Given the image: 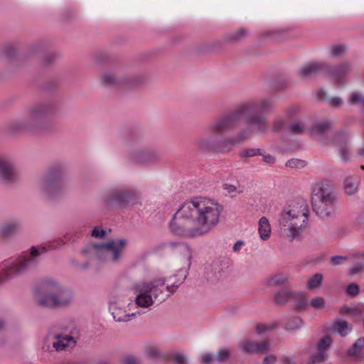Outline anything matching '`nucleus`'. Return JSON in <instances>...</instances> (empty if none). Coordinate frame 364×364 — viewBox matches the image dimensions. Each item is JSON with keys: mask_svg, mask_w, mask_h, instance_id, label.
Instances as JSON below:
<instances>
[{"mask_svg": "<svg viewBox=\"0 0 364 364\" xmlns=\"http://www.w3.org/2000/svg\"><path fill=\"white\" fill-rule=\"evenodd\" d=\"M223 211V205L213 198L192 197L180 205L170 229L175 235L188 238L208 235L218 225Z\"/></svg>", "mask_w": 364, "mask_h": 364, "instance_id": "obj_1", "label": "nucleus"}, {"mask_svg": "<svg viewBox=\"0 0 364 364\" xmlns=\"http://www.w3.org/2000/svg\"><path fill=\"white\" fill-rule=\"evenodd\" d=\"M186 277L183 274L177 281H171L173 277H157L151 280L141 281L135 283L132 289L136 296L132 299L117 292H112L108 296L109 309L114 319L119 322L130 321L139 314L137 307L148 309L155 302L160 301L169 294L174 292Z\"/></svg>", "mask_w": 364, "mask_h": 364, "instance_id": "obj_2", "label": "nucleus"}, {"mask_svg": "<svg viewBox=\"0 0 364 364\" xmlns=\"http://www.w3.org/2000/svg\"><path fill=\"white\" fill-rule=\"evenodd\" d=\"M309 215V207L304 200L290 202L280 214L279 228L281 234L289 240L299 237L306 227Z\"/></svg>", "mask_w": 364, "mask_h": 364, "instance_id": "obj_3", "label": "nucleus"}, {"mask_svg": "<svg viewBox=\"0 0 364 364\" xmlns=\"http://www.w3.org/2000/svg\"><path fill=\"white\" fill-rule=\"evenodd\" d=\"M232 117L221 119L210 124L208 135L196 141V147L201 151L228 152L236 144L235 139L223 140V134L230 129Z\"/></svg>", "mask_w": 364, "mask_h": 364, "instance_id": "obj_4", "label": "nucleus"}, {"mask_svg": "<svg viewBox=\"0 0 364 364\" xmlns=\"http://www.w3.org/2000/svg\"><path fill=\"white\" fill-rule=\"evenodd\" d=\"M73 299V294L70 290L52 279L44 281L35 294L37 304L48 308L68 306Z\"/></svg>", "mask_w": 364, "mask_h": 364, "instance_id": "obj_5", "label": "nucleus"}, {"mask_svg": "<svg viewBox=\"0 0 364 364\" xmlns=\"http://www.w3.org/2000/svg\"><path fill=\"white\" fill-rule=\"evenodd\" d=\"M334 196L327 181L316 183L312 189L311 205L314 211L321 217L328 216L333 207Z\"/></svg>", "mask_w": 364, "mask_h": 364, "instance_id": "obj_6", "label": "nucleus"}, {"mask_svg": "<svg viewBox=\"0 0 364 364\" xmlns=\"http://www.w3.org/2000/svg\"><path fill=\"white\" fill-rule=\"evenodd\" d=\"M45 252L43 247H32L29 252H23L15 260L5 261L1 266L0 282L15 274L21 273L26 267L31 265L36 259Z\"/></svg>", "mask_w": 364, "mask_h": 364, "instance_id": "obj_7", "label": "nucleus"}, {"mask_svg": "<svg viewBox=\"0 0 364 364\" xmlns=\"http://www.w3.org/2000/svg\"><path fill=\"white\" fill-rule=\"evenodd\" d=\"M127 245L126 240L109 241L103 244H95L82 250L95 255L102 262L115 264L119 262L122 252Z\"/></svg>", "mask_w": 364, "mask_h": 364, "instance_id": "obj_8", "label": "nucleus"}, {"mask_svg": "<svg viewBox=\"0 0 364 364\" xmlns=\"http://www.w3.org/2000/svg\"><path fill=\"white\" fill-rule=\"evenodd\" d=\"M46 115L47 111L45 107H36L26 116L22 122L16 124L18 127L16 129L18 130H31L37 128L43 124Z\"/></svg>", "mask_w": 364, "mask_h": 364, "instance_id": "obj_9", "label": "nucleus"}, {"mask_svg": "<svg viewBox=\"0 0 364 364\" xmlns=\"http://www.w3.org/2000/svg\"><path fill=\"white\" fill-rule=\"evenodd\" d=\"M267 130V119L262 116H256L250 121V127L244 132L240 133L235 139L237 143L241 142L248 138L252 132L257 134H264Z\"/></svg>", "mask_w": 364, "mask_h": 364, "instance_id": "obj_10", "label": "nucleus"}, {"mask_svg": "<svg viewBox=\"0 0 364 364\" xmlns=\"http://www.w3.org/2000/svg\"><path fill=\"white\" fill-rule=\"evenodd\" d=\"M18 178V172L11 160L0 158V179L4 182H12Z\"/></svg>", "mask_w": 364, "mask_h": 364, "instance_id": "obj_11", "label": "nucleus"}, {"mask_svg": "<svg viewBox=\"0 0 364 364\" xmlns=\"http://www.w3.org/2000/svg\"><path fill=\"white\" fill-rule=\"evenodd\" d=\"M352 70L350 63H345L336 68H327L331 79L337 84L342 85L346 82L347 77Z\"/></svg>", "mask_w": 364, "mask_h": 364, "instance_id": "obj_12", "label": "nucleus"}, {"mask_svg": "<svg viewBox=\"0 0 364 364\" xmlns=\"http://www.w3.org/2000/svg\"><path fill=\"white\" fill-rule=\"evenodd\" d=\"M348 134L346 132H338L333 137V144L337 147L340 158L343 161H347L349 159V153L347 149V142Z\"/></svg>", "mask_w": 364, "mask_h": 364, "instance_id": "obj_13", "label": "nucleus"}, {"mask_svg": "<svg viewBox=\"0 0 364 364\" xmlns=\"http://www.w3.org/2000/svg\"><path fill=\"white\" fill-rule=\"evenodd\" d=\"M327 68L321 62H311L304 65L299 70V75L304 78L311 77Z\"/></svg>", "mask_w": 364, "mask_h": 364, "instance_id": "obj_14", "label": "nucleus"}, {"mask_svg": "<svg viewBox=\"0 0 364 364\" xmlns=\"http://www.w3.org/2000/svg\"><path fill=\"white\" fill-rule=\"evenodd\" d=\"M332 343V340L329 336H326L318 344V353L313 355L311 362L309 364H316L323 363L325 359V351L329 348Z\"/></svg>", "mask_w": 364, "mask_h": 364, "instance_id": "obj_15", "label": "nucleus"}, {"mask_svg": "<svg viewBox=\"0 0 364 364\" xmlns=\"http://www.w3.org/2000/svg\"><path fill=\"white\" fill-rule=\"evenodd\" d=\"M326 301L324 298L321 296H314L309 302L306 299H301L297 301L296 303V307L298 309H304L308 305L316 310L323 309L326 307Z\"/></svg>", "mask_w": 364, "mask_h": 364, "instance_id": "obj_16", "label": "nucleus"}, {"mask_svg": "<svg viewBox=\"0 0 364 364\" xmlns=\"http://www.w3.org/2000/svg\"><path fill=\"white\" fill-rule=\"evenodd\" d=\"M54 338L56 339V341L53 343V347L57 351H61L68 348H73L76 343L75 339L73 336L55 335Z\"/></svg>", "mask_w": 364, "mask_h": 364, "instance_id": "obj_17", "label": "nucleus"}, {"mask_svg": "<svg viewBox=\"0 0 364 364\" xmlns=\"http://www.w3.org/2000/svg\"><path fill=\"white\" fill-rule=\"evenodd\" d=\"M21 225L18 220H14L0 225V239L11 236L18 232Z\"/></svg>", "mask_w": 364, "mask_h": 364, "instance_id": "obj_18", "label": "nucleus"}, {"mask_svg": "<svg viewBox=\"0 0 364 364\" xmlns=\"http://www.w3.org/2000/svg\"><path fill=\"white\" fill-rule=\"evenodd\" d=\"M258 234L263 241L268 240L272 235V227L267 217L262 216L258 221Z\"/></svg>", "mask_w": 364, "mask_h": 364, "instance_id": "obj_19", "label": "nucleus"}, {"mask_svg": "<svg viewBox=\"0 0 364 364\" xmlns=\"http://www.w3.org/2000/svg\"><path fill=\"white\" fill-rule=\"evenodd\" d=\"M60 186L58 180L50 176L46 177L41 183L42 188L49 194L55 193Z\"/></svg>", "mask_w": 364, "mask_h": 364, "instance_id": "obj_20", "label": "nucleus"}, {"mask_svg": "<svg viewBox=\"0 0 364 364\" xmlns=\"http://www.w3.org/2000/svg\"><path fill=\"white\" fill-rule=\"evenodd\" d=\"M243 348L244 350L247 353H262L268 348V344L266 342H246L244 344Z\"/></svg>", "mask_w": 364, "mask_h": 364, "instance_id": "obj_21", "label": "nucleus"}, {"mask_svg": "<svg viewBox=\"0 0 364 364\" xmlns=\"http://www.w3.org/2000/svg\"><path fill=\"white\" fill-rule=\"evenodd\" d=\"M272 107V103L269 100H262L250 107V110L254 112H267Z\"/></svg>", "mask_w": 364, "mask_h": 364, "instance_id": "obj_22", "label": "nucleus"}, {"mask_svg": "<svg viewBox=\"0 0 364 364\" xmlns=\"http://www.w3.org/2000/svg\"><path fill=\"white\" fill-rule=\"evenodd\" d=\"M359 181L358 179L348 177L346 178L343 183V188L346 194L352 196L358 191Z\"/></svg>", "mask_w": 364, "mask_h": 364, "instance_id": "obj_23", "label": "nucleus"}, {"mask_svg": "<svg viewBox=\"0 0 364 364\" xmlns=\"http://www.w3.org/2000/svg\"><path fill=\"white\" fill-rule=\"evenodd\" d=\"M332 127L331 122L323 120L315 124L311 129V134L313 135H321L327 132Z\"/></svg>", "mask_w": 364, "mask_h": 364, "instance_id": "obj_24", "label": "nucleus"}, {"mask_svg": "<svg viewBox=\"0 0 364 364\" xmlns=\"http://www.w3.org/2000/svg\"><path fill=\"white\" fill-rule=\"evenodd\" d=\"M297 296L296 293L288 290H282L275 295L274 299L277 303L283 304L288 301L289 299H296Z\"/></svg>", "mask_w": 364, "mask_h": 364, "instance_id": "obj_25", "label": "nucleus"}, {"mask_svg": "<svg viewBox=\"0 0 364 364\" xmlns=\"http://www.w3.org/2000/svg\"><path fill=\"white\" fill-rule=\"evenodd\" d=\"M334 330L341 336H346L350 331V324L343 320H337L333 323Z\"/></svg>", "mask_w": 364, "mask_h": 364, "instance_id": "obj_26", "label": "nucleus"}, {"mask_svg": "<svg viewBox=\"0 0 364 364\" xmlns=\"http://www.w3.org/2000/svg\"><path fill=\"white\" fill-rule=\"evenodd\" d=\"M323 282L321 274H316L310 277L306 281V287L309 290H316L319 289Z\"/></svg>", "mask_w": 364, "mask_h": 364, "instance_id": "obj_27", "label": "nucleus"}, {"mask_svg": "<svg viewBox=\"0 0 364 364\" xmlns=\"http://www.w3.org/2000/svg\"><path fill=\"white\" fill-rule=\"evenodd\" d=\"M289 279V275L285 273H279L273 275L267 280V285L276 286L286 283Z\"/></svg>", "mask_w": 364, "mask_h": 364, "instance_id": "obj_28", "label": "nucleus"}, {"mask_svg": "<svg viewBox=\"0 0 364 364\" xmlns=\"http://www.w3.org/2000/svg\"><path fill=\"white\" fill-rule=\"evenodd\" d=\"M303 326L302 320L299 317H294L289 319L286 325V330L289 331H294L299 329Z\"/></svg>", "mask_w": 364, "mask_h": 364, "instance_id": "obj_29", "label": "nucleus"}, {"mask_svg": "<svg viewBox=\"0 0 364 364\" xmlns=\"http://www.w3.org/2000/svg\"><path fill=\"white\" fill-rule=\"evenodd\" d=\"M364 348V337L358 338L353 347L348 350V354L350 356H355Z\"/></svg>", "mask_w": 364, "mask_h": 364, "instance_id": "obj_30", "label": "nucleus"}, {"mask_svg": "<svg viewBox=\"0 0 364 364\" xmlns=\"http://www.w3.org/2000/svg\"><path fill=\"white\" fill-rule=\"evenodd\" d=\"M348 102L351 105L364 107V97L358 92H353L349 97Z\"/></svg>", "mask_w": 364, "mask_h": 364, "instance_id": "obj_31", "label": "nucleus"}, {"mask_svg": "<svg viewBox=\"0 0 364 364\" xmlns=\"http://www.w3.org/2000/svg\"><path fill=\"white\" fill-rule=\"evenodd\" d=\"M247 31L245 28H242L230 33L228 38L230 41H237L245 38L247 36Z\"/></svg>", "mask_w": 364, "mask_h": 364, "instance_id": "obj_32", "label": "nucleus"}, {"mask_svg": "<svg viewBox=\"0 0 364 364\" xmlns=\"http://www.w3.org/2000/svg\"><path fill=\"white\" fill-rule=\"evenodd\" d=\"M101 82L105 85H113L116 82V78L113 74L110 73H106L102 75Z\"/></svg>", "mask_w": 364, "mask_h": 364, "instance_id": "obj_33", "label": "nucleus"}, {"mask_svg": "<svg viewBox=\"0 0 364 364\" xmlns=\"http://www.w3.org/2000/svg\"><path fill=\"white\" fill-rule=\"evenodd\" d=\"M286 165L291 168H301L306 166V161L297 159L289 160Z\"/></svg>", "mask_w": 364, "mask_h": 364, "instance_id": "obj_34", "label": "nucleus"}, {"mask_svg": "<svg viewBox=\"0 0 364 364\" xmlns=\"http://www.w3.org/2000/svg\"><path fill=\"white\" fill-rule=\"evenodd\" d=\"M360 292V287L355 283H351L348 285L346 293L348 296L354 297Z\"/></svg>", "mask_w": 364, "mask_h": 364, "instance_id": "obj_35", "label": "nucleus"}, {"mask_svg": "<svg viewBox=\"0 0 364 364\" xmlns=\"http://www.w3.org/2000/svg\"><path fill=\"white\" fill-rule=\"evenodd\" d=\"M260 150L258 149H247L242 150L240 155L241 157H252L259 155Z\"/></svg>", "mask_w": 364, "mask_h": 364, "instance_id": "obj_36", "label": "nucleus"}, {"mask_svg": "<svg viewBox=\"0 0 364 364\" xmlns=\"http://www.w3.org/2000/svg\"><path fill=\"white\" fill-rule=\"evenodd\" d=\"M182 248L183 250V257L186 260L185 264L188 267H189L191 266V259L193 257L191 250L189 247L186 246H183Z\"/></svg>", "mask_w": 364, "mask_h": 364, "instance_id": "obj_37", "label": "nucleus"}, {"mask_svg": "<svg viewBox=\"0 0 364 364\" xmlns=\"http://www.w3.org/2000/svg\"><path fill=\"white\" fill-rule=\"evenodd\" d=\"M289 129L293 132V133H295V134H300V133H302L304 130V125L301 123V122H294L292 123L290 127H289Z\"/></svg>", "mask_w": 364, "mask_h": 364, "instance_id": "obj_38", "label": "nucleus"}, {"mask_svg": "<svg viewBox=\"0 0 364 364\" xmlns=\"http://www.w3.org/2000/svg\"><path fill=\"white\" fill-rule=\"evenodd\" d=\"M346 50L343 46H336L331 48V53L333 56H337L343 53Z\"/></svg>", "mask_w": 364, "mask_h": 364, "instance_id": "obj_39", "label": "nucleus"}, {"mask_svg": "<svg viewBox=\"0 0 364 364\" xmlns=\"http://www.w3.org/2000/svg\"><path fill=\"white\" fill-rule=\"evenodd\" d=\"M357 312L358 310L356 309L347 306H343L340 310V313L342 314L355 315Z\"/></svg>", "mask_w": 364, "mask_h": 364, "instance_id": "obj_40", "label": "nucleus"}, {"mask_svg": "<svg viewBox=\"0 0 364 364\" xmlns=\"http://www.w3.org/2000/svg\"><path fill=\"white\" fill-rule=\"evenodd\" d=\"M229 355V351L226 349H222L218 351L217 355H216V360L223 362L226 360Z\"/></svg>", "mask_w": 364, "mask_h": 364, "instance_id": "obj_41", "label": "nucleus"}, {"mask_svg": "<svg viewBox=\"0 0 364 364\" xmlns=\"http://www.w3.org/2000/svg\"><path fill=\"white\" fill-rule=\"evenodd\" d=\"M364 271V264L362 263L358 264L356 266L350 269V274L355 275L359 272Z\"/></svg>", "mask_w": 364, "mask_h": 364, "instance_id": "obj_42", "label": "nucleus"}, {"mask_svg": "<svg viewBox=\"0 0 364 364\" xmlns=\"http://www.w3.org/2000/svg\"><path fill=\"white\" fill-rule=\"evenodd\" d=\"M186 360V357L181 353H176L173 356V362L175 364H184Z\"/></svg>", "mask_w": 364, "mask_h": 364, "instance_id": "obj_43", "label": "nucleus"}, {"mask_svg": "<svg viewBox=\"0 0 364 364\" xmlns=\"http://www.w3.org/2000/svg\"><path fill=\"white\" fill-rule=\"evenodd\" d=\"M105 230L100 228H95L92 231V236L95 237L101 238L105 235Z\"/></svg>", "mask_w": 364, "mask_h": 364, "instance_id": "obj_44", "label": "nucleus"}, {"mask_svg": "<svg viewBox=\"0 0 364 364\" xmlns=\"http://www.w3.org/2000/svg\"><path fill=\"white\" fill-rule=\"evenodd\" d=\"M284 122L282 119H277L273 123V129L274 131L280 130L284 126Z\"/></svg>", "mask_w": 364, "mask_h": 364, "instance_id": "obj_45", "label": "nucleus"}, {"mask_svg": "<svg viewBox=\"0 0 364 364\" xmlns=\"http://www.w3.org/2000/svg\"><path fill=\"white\" fill-rule=\"evenodd\" d=\"M329 104L334 107H338L343 104V101L340 97H333L329 100Z\"/></svg>", "mask_w": 364, "mask_h": 364, "instance_id": "obj_46", "label": "nucleus"}, {"mask_svg": "<svg viewBox=\"0 0 364 364\" xmlns=\"http://www.w3.org/2000/svg\"><path fill=\"white\" fill-rule=\"evenodd\" d=\"M146 353L149 357H155L159 355V350L155 347H149L146 350Z\"/></svg>", "mask_w": 364, "mask_h": 364, "instance_id": "obj_47", "label": "nucleus"}, {"mask_svg": "<svg viewBox=\"0 0 364 364\" xmlns=\"http://www.w3.org/2000/svg\"><path fill=\"white\" fill-rule=\"evenodd\" d=\"M225 189L229 193H240L237 188L231 184H225Z\"/></svg>", "mask_w": 364, "mask_h": 364, "instance_id": "obj_48", "label": "nucleus"}, {"mask_svg": "<svg viewBox=\"0 0 364 364\" xmlns=\"http://www.w3.org/2000/svg\"><path fill=\"white\" fill-rule=\"evenodd\" d=\"M345 258L341 256H334L331 258V261L333 264L338 265L343 262Z\"/></svg>", "mask_w": 364, "mask_h": 364, "instance_id": "obj_49", "label": "nucleus"}, {"mask_svg": "<svg viewBox=\"0 0 364 364\" xmlns=\"http://www.w3.org/2000/svg\"><path fill=\"white\" fill-rule=\"evenodd\" d=\"M213 358V356L210 353H205L201 357V362L203 363H208Z\"/></svg>", "mask_w": 364, "mask_h": 364, "instance_id": "obj_50", "label": "nucleus"}, {"mask_svg": "<svg viewBox=\"0 0 364 364\" xmlns=\"http://www.w3.org/2000/svg\"><path fill=\"white\" fill-rule=\"evenodd\" d=\"M276 358L273 355H269L264 358V364H274L275 363Z\"/></svg>", "mask_w": 364, "mask_h": 364, "instance_id": "obj_51", "label": "nucleus"}, {"mask_svg": "<svg viewBox=\"0 0 364 364\" xmlns=\"http://www.w3.org/2000/svg\"><path fill=\"white\" fill-rule=\"evenodd\" d=\"M243 245H244L243 242L237 241L234 244L232 249L235 252H238L242 249Z\"/></svg>", "mask_w": 364, "mask_h": 364, "instance_id": "obj_52", "label": "nucleus"}, {"mask_svg": "<svg viewBox=\"0 0 364 364\" xmlns=\"http://www.w3.org/2000/svg\"><path fill=\"white\" fill-rule=\"evenodd\" d=\"M125 364H135L136 363V359L134 356H127L124 358Z\"/></svg>", "mask_w": 364, "mask_h": 364, "instance_id": "obj_53", "label": "nucleus"}, {"mask_svg": "<svg viewBox=\"0 0 364 364\" xmlns=\"http://www.w3.org/2000/svg\"><path fill=\"white\" fill-rule=\"evenodd\" d=\"M269 327L265 325H259L257 327V331L259 333H262L264 332Z\"/></svg>", "mask_w": 364, "mask_h": 364, "instance_id": "obj_54", "label": "nucleus"}, {"mask_svg": "<svg viewBox=\"0 0 364 364\" xmlns=\"http://www.w3.org/2000/svg\"><path fill=\"white\" fill-rule=\"evenodd\" d=\"M264 161H266L267 163H269V164H272L274 161V157L272 156L271 155H267V156H264Z\"/></svg>", "mask_w": 364, "mask_h": 364, "instance_id": "obj_55", "label": "nucleus"}, {"mask_svg": "<svg viewBox=\"0 0 364 364\" xmlns=\"http://www.w3.org/2000/svg\"><path fill=\"white\" fill-rule=\"evenodd\" d=\"M127 194H125V193H122V194H120V195H119V196H117L116 200H117L119 203H121V202H122L123 199H124L125 197H127Z\"/></svg>", "mask_w": 364, "mask_h": 364, "instance_id": "obj_56", "label": "nucleus"}, {"mask_svg": "<svg viewBox=\"0 0 364 364\" xmlns=\"http://www.w3.org/2000/svg\"><path fill=\"white\" fill-rule=\"evenodd\" d=\"M359 154L362 156H364V144L363 146L360 149Z\"/></svg>", "mask_w": 364, "mask_h": 364, "instance_id": "obj_57", "label": "nucleus"}, {"mask_svg": "<svg viewBox=\"0 0 364 364\" xmlns=\"http://www.w3.org/2000/svg\"><path fill=\"white\" fill-rule=\"evenodd\" d=\"M4 322L2 320H0V330L4 327Z\"/></svg>", "mask_w": 364, "mask_h": 364, "instance_id": "obj_58", "label": "nucleus"}, {"mask_svg": "<svg viewBox=\"0 0 364 364\" xmlns=\"http://www.w3.org/2000/svg\"><path fill=\"white\" fill-rule=\"evenodd\" d=\"M360 257L364 258V253L360 255Z\"/></svg>", "mask_w": 364, "mask_h": 364, "instance_id": "obj_59", "label": "nucleus"}, {"mask_svg": "<svg viewBox=\"0 0 364 364\" xmlns=\"http://www.w3.org/2000/svg\"><path fill=\"white\" fill-rule=\"evenodd\" d=\"M361 168H362L363 170H364V166H361Z\"/></svg>", "mask_w": 364, "mask_h": 364, "instance_id": "obj_60", "label": "nucleus"}, {"mask_svg": "<svg viewBox=\"0 0 364 364\" xmlns=\"http://www.w3.org/2000/svg\"><path fill=\"white\" fill-rule=\"evenodd\" d=\"M287 364H289V360H287Z\"/></svg>", "mask_w": 364, "mask_h": 364, "instance_id": "obj_61", "label": "nucleus"}]
</instances>
